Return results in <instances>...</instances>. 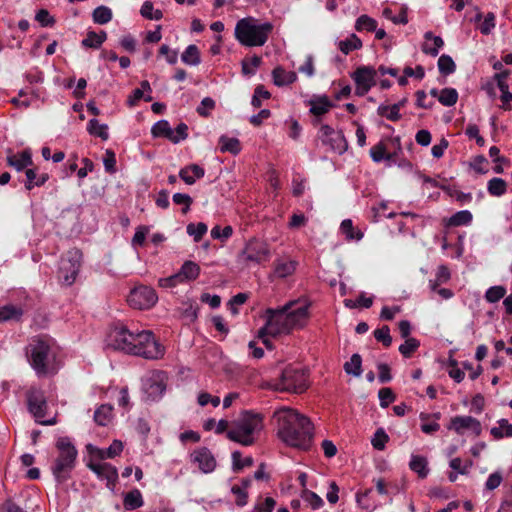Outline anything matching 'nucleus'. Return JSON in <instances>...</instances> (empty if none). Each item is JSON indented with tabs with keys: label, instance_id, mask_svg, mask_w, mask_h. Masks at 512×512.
Listing matches in <instances>:
<instances>
[{
	"label": "nucleus",
	"instance_id": "nucleus-53",
	"mask_svg": "<svg viewBox=\"0 0 512 512\" xmlns=\"http://www.w3.org/2000/svg\"><path fill=\"white\" fill-rule=\"evenodd\" d=\"M241 456L242 455L239 451H234L232 453V468L236 473L240 472L244 467H250L253 465V459L251 457H246L244 460H242Z\"/></svg>",
	"mask_w": 512,
	"mask_h": 512
},
{
	"label": "nucleus",
	"instance_id": "nucleus-58",
	"mask_svg": "<svg viewBox=\"0 0 512 512\" xmlns=\"http://www.w3.org/2000/svg\"><path fill=\"white\" fill-rule=\"evenodd\" d=\"M388 440H389V437L386 434V432L384 431V429L379 428L374 433L371 443H372V446L376 450H383L385 448V444L388 442Z\"/></svg>",
	"mask_w": 512,
	"mask_h": 512
},
{
	"label": "nucleus",
	"instance_id": "nucleus-2",
	"mask_svg": "<svg viewBox=\"0 0 512 512\" xmlns=\"http://www.w3.org/2000/svg\"><path fill=\"white\" fill-rule=\"evenodd\" d=\"M295 304L296 302L291 301L281 308H268L266 310V323L259 329L258 338L262 340L268 350L274 348L268 336L276 338L281 335H288L292 330L302 328L305 325L309 317V305L305 304L292 309Z\"/></svg>",
	"mask_w": 512,
	"mask_h": 512
},
{
	"label": "nucleus",
	"instance_id": "nucleus-47",
	"mask_svg": "<svg viewBox=\"0 0 512 512\" xmlns=\"http://www.w3.org/2000/svg\"><path fill=\"white\" fill-rule=\"evenodd\" d=\"M451 277L450 271L447 266L441 265L438 267L436 272V279L430 280V288L432 291H436V287L440 284L446 283Z\"/></svg>",
	"mask_w": 512,
	"mask_h": 512
},
{
	"label": "nucleus",
	"instance_id": "nucleus-36",
	"mask_svg": "<svg viewBox=\"0 0 512 512\" xmlns=\"http://www.w3.org/2000/svg\"><path fill=\"white\" fill-rule=\"evenodd\" d=\"M487 191L491 196L500 197L507 191V183L502 178L494 177L487 183Z\"/></svg>",
	"mask_w": 512,
	"mask_h": 512
},
{
	"label": "nucleus",
	"instance_id": "nucleus-34",
	"mask_svg": "<svg viewBox=\"0 0 512 512\" xmlns=\"http://www.w3.org/2000/svg\"><path fill=\"white\" fill-rule=\"evenodd\" d=\"M107 34L105 31H101L99 34L95 31H89L85 39L82 40V46L87 48L98 49L102 43L106 40Z\"/></svg>",
	"mask_w": 512,
	"mask_h": 512
},
{
	"label": "nucleus",
	"instance_id": "nucleus-35",
	"mask_svg": "<svg viewBox=\"0 0 512 512\" xmlns=\"http://www.w3.org/2000/svg\"><path fill=\"white\" fill-rule=\"evenodd\" d=\"M497 427H493L490 430L491 435L495 439H502L504 437H512V424L507 419H500Z\"/></svg>",
	"mask_w": 512,
	"mask_h": 512
},
{
	"label": "nucleus",
	"instance_id": "nucleus-64",
	"mask_svg": "<svg viewBox=\"0 0 512 512\" xmlns=\"http://www.w3.org/2000/svg\"><path fill=\"white\" fill-rule=\"evenodd\" d=\"M215 108V101L210 97H205L200 105L197 107V113L202 117H208L210 115V111Z\"/></svg>",
	"mask_w": 512,
	"mask_h": 512
},
{
	"label": "nucleus",
	"instance_id": "nucleus-33",
	"mask_svg": "<svg viewBox=\"0 0 512 512\" xmlns=\"http://www.w3.org/2000/svg\"><path fill=\"white\" fill-rule=\"evenodd\" d=\"M181 60L186 65L197 66L201 63L200 51L194 44L187 46L181 55Z\"/></svg>",
	"mask_w": 512,
	"mask_h": 512
},
{
	"label": "nucleus",
	"instance_id": "nucleus-50",
	"mask_svg": "<svg viewBox=\"0 0 512 512\" xmlns=\"http://www.w3.org/2000/svg\"><path fill=\"white\" fill-rule=\"evenodd\" d=\"M370 156L376 163H379L384 159L390 160L392 158V155L386 152V147L383 142H379L370 149Z\"/></svg>",
	"mask_w": 512,
	"mask_h": 512
},
{
	"label": "nucleus",
	"instance_id": "nucleus-11",
	"mask_svg": "<svg viewBox=\"0 0 512 512\" xmlns=\"http://www.w3.org/2000/svg\"><path fill=\"white\" fill-rule=\"evenodd\" d=\"M355 83V95L365 96L376 85L377 71L373 66L360 65L351 73Z\"/></svg>",
	"mask_w": 512,
	"mask_h": 512
},
{
	"label": "nucleus",
	"instance_id": "nucleus-31",
	"mask_svg": "<svg viewBox=\"0 0 512 512\" xmlns=\"http://www.w3.org/2000/svg\"><path fill=\"white\" fill-rule=\"evenodd\" d=\"M87 131L90 135L99 137L104 141L109 139L108 126L106 124H100L95 118L88 121Z\"/></svg>",
	"mask_w": 512,
	"mask_h": 512
},
{
	"label": "nucleus",
	"instance_id": "nucleus-8",
	"mask_svg": "<svg viewBox=\"0 0 512 512\" xmlns=\"http://www.w3.org/2000/svg\"><path fill=\"white\" fill-rule=\"evenodd\" d=\"M273 386L277 391L301 394L308 388V375L303 368L290 365L283 369Z\"/></svg>",
	"mask_w": 512,
	"mask_h": 512
},
{
	"label": "nucleus",
	"instance_id": "nucleus-44",
	"mask_svg": "<svg viewBox=\"0 0 512 512\" xmlns=\"http://www.w3.org/2000/svg\"><path fill=\"white\" fill-rule=\"evenodd\" d=\"M208 227L205 223L199 222L196 225L189 223L186 227V232L189 236H192L195 242L202 240L203 236L207 233Z\"/></svg>",
	"mask_w": 512,
	"mask_h": 512
},
{
	"label": "nucleus",
	"instance_id": "nucleus-52",
	"mask_svg": "<svg viewBox=\"0 0 512 512\" xmlns=\"http://www.w3.org/2000/svg\"><path fill=\"white\" fill-rule=\"evenodd\" d=\"M373 335L378 342H381L384 347L388 348L392 344V337L390 335V328L387 325L374 330Z\"/></svg>",
	"mask_w": 512,
	"mask_h": 512
},
{
	"label": "nucleus",
	"instance_id": "nucleus-62",
	"mask_svg": "<svg viewBox=\"0 0 512 512\" xmlns=\"http://www.w3.org/2000/svg\"><path fill=\"white\" fill-rule=\"evenodd\" d=\"M182 283L184 282L181 279V276L180 274H178V272L168 277L160 278L158 280V286L161 288H174Z\"/></svg>",
	"mask_w": 512,
	"mask_h": 512
},
{
	"label": "nucleus",
	"instance_id": "nucleus-4",
	"mask_svg": "<svg viewBox=\"0 0 512 512\" xmlns=\"http://www.w3.org/2000/svg\"><path fill=\"white\" fill-rule=\"evenodd\" d=\"M262 429V415L245 411L238 420L232 423L227 432V438L243 446H251Z\"/></svg>",
	"mask_w": 512,
	"mask_h": 512
},
{
	"label": "nucleus",
	"instance_id": "nucleus-61",
	"mask_svg": "<svg viewBox=\"0 0 512 512\" xmlns=\"http://www.w3.org/2000/svg\"><path fill=\"white\" fill-rule=\"evenodd\" d=\"M340 229L343 234L346 235L347 239H361L363 234L361 232H358L356 235L354 234V226L351 219H345L342 221L340 225Z\"/></svg>",
	"mask_w": 512,
	"mask_h": 512
},
{
	"label": "nucleus",
	"instance_id": "nucleus-5",
	"mask_svg": "<svg viewBox=\"0 0 512 512\" xmlns=\"http://www.w3.org/2000/svg\"><path fill=\"white\" fill-rule=\"evenodd\" d=\"M273 30V25L270 22L257 24L256 20L252 17L240 19L235 26V38L237 41L246 47L263 46L270 33Z\"/></svg>",
	"mask_w": 512,
	"mask_h": 512
},
{
	"label": "nucleus",
	"instance_id": "nucleus-60",
	"mask_svg": "<svg viewBox=\"0 0 512 512\" xmlns=\"http://www.w3.org/2000/svg\"><path fill=\"white\" fill-rule=\"evenodd\" d=\"M105 171L109 174L116 172V155L111 149H107L103 158Z\"/></svg>",
	"mask_w": 512,
	"mask_h": 512
},
{
	"label": "nucleus",
	"instance_id": "nucleus-22",
	"mask_svg": "<svg viewBox=\"0 0 512 512\" xmlns=\"http://www.w3.org/2000/svg\"><path fill=\"white\" fill-rule=\"evenodd\" d=\"M273 82L276 86H286L294 83L297 80V75L293 71H286L278 66L272 71Z\"/></svg>",
	"mask_w": 512,
	"mask_h": 512
},
{
	"label": "nucleus",
	"instance_id": "nucleus-27",
	"mask_svg": "<svg viewBox=\"0 0 512 512\" xmlns=\"http://www.w3.org/2000/svg\"><path fill=\"white\" fill-rule=\"evenodd\" d=\"M124 508L128 511L135 510L143 506V497L138 489H133L124 496Z\"/></svg>",
	"mask_w": 512,
	"mask_h": 512
},
{
	"label": "nucleus",
	"instance_id": "nucleus-16",
	"mask_svg": "<svg viewBox=\"0 0 512 512\" xmlns=\"http://www.w3.org/2000/svg\"><path fill=\"white\" fill-rule=\"evenodd\" d=\"M90 470H92L99 479L106 480V486L110 490H114L116 482L118 480L117 468L109 463H90L88 464Z\"/></svg>",
	"mask_w": 512,
	"mask_h": 512
},
{
	"label": "nucleus",
	"instance_id": "nucleus-32",
	"mask_svg": "<svg viewBox=\"0 0 512 512\" xmlns=\"http://www.w3.org/2000/svg\"><path fill=\"white\" fill-rule=\"evenodd\" d=\"M427 460L423 456L412 455L409 467L412 471L418 474L421 479H424L428 475Z\"/></svg>",
	"mask_w": 512,
	"mask_h": 512
},
{
	"label": "nucleus",
	"instance_id": "nucleus-49",
	"mask_svg": "<svg viewBox=\"0 0 512 512\" xmlns=\"http://www.w3.org/2000/svg\"><path fill=\"white\" fill-rule=\"evenodd\" d=\"M301 498L315 510L321 508L324 505L322 498L315 492L308 489H303Z\"/></svg>",
	"mask_w": 512,
	"mask_h": 512
},
{
	"label": "nucleus",
	"instance_id": "nucleus-55",
	"mask_svg": "<svg viewBox=\"0 0 512 512\" xmlns=\"http://www.w3.org/2000/svg\"><path fill=\"white\" fill-rule=\"evenodd\" d=\"M233 234V228L230 225L221 228L219 225L214 226L211 229V237L213 239H219L222 242L228 240Z\"/></svg>",
	"mask_w": 512,
	"mask_h": 512
},
{
	"label": "nucleus",
	"instance_id": "nucleus-56",
	"mask_svg": "<svg viewBox=\"0 0 512 512\" xmlns=\"http://www.w3.org/2000/svg\"><path fill=\"white\" fill-rule=\"evenodd\" d=\"M378 398L380 401V406L382 408H387L392 402L395 401L396 395L391 388L384 387L379 390Z\"/></svg>",
	"mask_w": 512,
	"mask_h": 512
},
{
	"label": "nucleus",
	"instance_id": "nucleus-12",
	"mask_svg": "<svg viewBox=\"0 0 512 512\" xmlns=\"http://www.w3.org/2000/svg\"><path fill=\"white\" fill-rule=\"evenodd\" d=\"M127 301L135 309L146 310L157 303L158 296L152 287L139 285L130 291Z\"/></svg>",
	"mask_w": 512,
	"mask_h": 512
},
{
	"label": "nucleus",
	"instance_id": "nucleus-19",
	"mask_svg": "<svg viewBox=\"0 0 512 512\" xmlns=\"http://www.w3.org/2000/svg\"><path fill=\"white\" fill-rule=\"evenodd\" d=\"M310 113L316 117L326 114L335 105L326 95L318 96L309 101Z\"/></svg>",
	"mask_w": 512,
	"mask_h": 512
},
{
	"label": "nucleus",
	"instance_id": "nucleus-14",
	"mask_svg": "<svg viewBox=\"0 0 512 512\" xmlns=\"http://www.w3.org/2000/svg\"><path fill=\"white\" fill-rule=\"evenodd\" d=\"M167 375L163 371H154L143 382V390L147 396L156 400L160 398L166 390Z\"/></svg>",
	"mask_w": 512,
	"mask_h": 512
},
{
	"label": "nucleus",
	"instance_id": "nucleus-63",
	"mask_svg": "<svg viewBox=\"0 0 512 512\" xmlns=\"http://www.w3.org/2000/svg\"><path fill=\"white\" fill-rule=\"evenodd\" d=\"M496 18L494 13L489 12L484 18V21L480 24L479 30L483 35H489L492 29L495 28Z\"/></svg>",
	"mask_w": 512,
	"mask_h": 512
},
{
	"label": "nucleus",
	"instance_id": "nucleus-51",
	"mask_svg": "<svg viewBox=\"0 0 512 512\" xmlns=\"http://www.w3.org/2000/svg\"><path fill=\"white\" fill-rule=\"evenodd\" d=\"M123 451V444L119 440H114L106 450H100L99 456L102 459H113Z\"/></svg>",
	"mask_w": 512,
	"mask_h": 512
},
{
	"label": "nucleus",
	"instance_id": "nucleus-43",
	"mask_svg": "<svg viewBox=\"0 0 512 512\" xmlns=\"http://www.w3.org/2000/svg\"><path fill=\"white\" fill-rule=\"evenodd\" d=\"M112 407L109 405H101L94 413V421L100 426H106L111 418Z\"/></svg>",
	"mask_w": 512,
	"mask_h": 512
},
{
	"label": "nucleus",
	"instance_id": "nucleus-18",
	"mask_svg": "<svg viewBox=\"0 0 512 512\" xmlns=\"http://www.w3.org/2000/svg\"><path fill=\"white\" fill-rule=\"evenodd\" d=\"M205 175V170L198 164H190L179 171V177L188 185L195 183L196 179H201Z\"/></svg>",
	"mask_w": 512,
	"mask_h": 512
},
{
	"label": "nucleus",
	"instance_id": "nucleus-59",
	"mask_svg": "<svg viewBox=\"0 0 512 512\" xmlns=\"http://www.w3.org/2000/svg\"><path fill=\"white\" fill-rule=\"evenodd\" d=\"M173 202L176 205H182V213L187 214L190 210V206L193 203V199L188 195L184 193H175L172 197Z\"/></svg>",
	"mask_w": 512,
	"mask_h": 512
},
{
	"label": "nucleus",
	"instance_id": "nucleus-9",
	"mask_svg": "<svg viewBox=\"0 0 512 512\" xmlns=\"http://www.w3.org/2000/svg\"><path fill=\"white\" fill-rule=\"evenodd\" d=\"M28 411L34 416L36 422L41 425L51 426L57 423L56 417L43 420L48 408L44 391L36 386H31L25 393Z\"/></svg>",
	"mask_w": 512,
	"mask_h": 512
},
{
	"label": "nucleus",
	"instance_id": "nucleus-10",
	"mask_svg": "<svg viewBox=\"0 0 512 512\" xmlns=\"http://www.w3.org/2000/svg\"><path fill=\"white\" fill-rule=\"evenodd\" d=\"M82 252L79 249L68 250L60 260L58 277L59 280L67 285H72L79 273L81 267Z\"/></svg>",
	"mask_w": 512,
	"mask_h": 512
},
{
	"label": "nucleus",
	"instance_id": "nucleus-13",
	"mask_svg": "<svg viewBox=\"0 0 512 512\" xmlns=\"http://www.w3.org/2000/svg\"><path fill=\"white\" fill-rule=\"evenodd\" d=\"M241 255L246 261L261 264L269 260L270 250L265 242L251 239L246 243Z\"/></svg>",
	"mask_w": 512,
	"mask_h": 512
},
{
	"label": "nucleus",
	"instance_id": "nucleus-21",
	"mask_svg": "<svg viewBox=\"0 0 512 512\" xmlns=\"http://www.w3.org/2000/svg\"><path fill=\"white\" fill-rule=\"evenodd\" d=\"M473 215L468 210H461L453 214L450 218H444L445 227L467 226L472 222Z\"/></svg>",
	"mask_w": 512,
	"mask_h": 512
},
{
	"label": "nucleus",
	"instance_id": "nucleus-24",
	"mask_svg": "<svg viewBox=\"0 0 512 512\" xmlns=\"http://www.w3.org/2000/svg\"><path fill=\"white\" fill-rule=\"evenodd\" d=\"M297 267V262L293 260H276L274 263V274L279 278H286L292 275Z\"/></svg>",
	"mask_w": 512,
	"mask_h": 512
},
{
	"label": "nucleus",
	"instance_id": "nucleus-57",
	"mask_svg": "<svg viewBox=\"0 0 512 512\" xmlns=\"http://www.w3.org/2000/svg\"><path fill=\"white\" fill-rule=\"evenodd\" d=\"M270 97V92L263 85H258L254 90L251 104L255 108H260L262 105L261 99H269Z\"/></svg>",
	"mask_w": 512,
	"mask_h": 512
},
{
	"label": "nucleus",
	"instance_id": "nucleus-38",
	"mask_svg": "<svg viewBox=\"0 0 512 512\" xmlns=\"http://www.w3.org/2000/svg\"><path fill=\"white\" fill-rule=\"evenodd\" d=\"M361 47L362 41L355 34H352L350 37L346 38L345 40H341L338 43V48L345 55L354 50L360 49Z\"/></svg>",
	"mask_w": 512,
	"mask_h": 512
},
{
	"label": "nucleus",
	"instance_id": "nucleus-7",
	"mask_svg": "<svg viewBox=\"0 0 512 512\" xmlns=\"http://www.w3.org/2000/svg\"><path fill=\"white\" fill-rule=\"evenodd\" d=\"M28 359L38 375H45L49 371V365L55 358L50 339L39 337L33 339L27 351Z\"/></svg>",
	"mask_w": 512,
	"mask_h": 512
},
{
	"label": "nucleus",
	"instance_id": "nucleus-28",
	"mask_svg": "<svg viewBox=\"0 0 512 512\" xmlns=\"http://www.w3.org/2000/svg\"><path fill=\"white\" fill-rule=\"evenodd\" d=\"M220 151L222 153L229 152L233 155H237L241 151V143L237 138H229L225 135H222L219 138Z\"/></svg>",
	"mask_w": 512,
	"mask_h": 512
},
{
	"label": "nucleus",
	"instance_id": "nucleus-30",
	"mask_svg": "<svg viewBox=\"0 0 512 512\" xmlns=\"http://www.w3.org/2000/svg\"><path fill=\"white\" fill-rule=\"evenodd\" d=\"M425 40H432L433 47L424 44L422 50L425 54L430 55L432 57H436L439 53V49L444 46V41L440 36H435L431 31H428L424 34Z\"/></svg>",
	"mask_w": 512,
	"mask_h": 512
},
{
	"label": "nucleus",
	"instance_id": "nucleus-42",
	"mask_svg": "<svg viewBox=\"0 0 512 512\" xmlns=\"http://www.w3.org/2000/svg\"><path fill=\"white\" fill-rule=\"evenodd\" d=\"M438 101L447 107L453 106L458 101V92L455 88H444L440 91Z\"/></svg>",
	"mask_w": 512,
	"mask_h": 512
},
{
	"label": "nucleus",
	"instance_id": "nucleus-45",
	"mask_svg": "<svg viewBox=\"0 0 512 512\" xmlns=\"http://www.w3.org/2000/svg\"><path fill=\"white\" fill-rule=\"evenodd\" d=\"M262 63V58L260 56L254 55L251 58H246L242 61V73L245 76L254 75L256 72V68H258Z\"/></svg>",
	"mask_w": 512,
	"mask_h": 512
},
{
	"label": "nucleus",
	"instance_id": "nucleus-17",
	"mask_svg": "<svg viewBox=\"0 0 512 512\" xmlns=\"http://www.w3.org/2000/svg\"><path fill=\"white\" fill-rule=\"evenodd\" d=\"M449 429L455 430L458 434H463L464 430L469 429L476 435H480L482 430L479 420L471 416H455L451 419Z\"/></svg>",
	"mask_w": 512,
	"mask_h": 512
},
{
	"label": "nucleus",
	"instance_id": "nucleus-3",
	"mask_svg": "<svg viewBox=\"0 0 512 512\" xmlns=\"http://www.w3.org/2000/svg\"><path fill=\"white\" fill-rule=\"evenodd\" d=\"M279 438L287 445L309 450L313 441V424L296 410L283 408L274 413Z\"/></svg>",
	"mask_w": 512,
	"mask_h": 512
},
{
	"label": "nucleus",
	"instance_id": "nucleus-20",
	"mask_svg": "<svg viewBox=\"0 0 512 512\" xmlns=\"http://www.w3.org/2000/svg\"><path fill=\"white\" fill-rule=\"evenodd\" d=\"M23 314L24 310L21 306L6 304L0 307V323L8 321L20 322Z\"/></svg>",
	"mask_w": 512,
	"mask_h": 512
},
{
	"label": "nucleus",
	"instance_id": "nucleus-48",
	"mask_svg": "<svg viewBox=\"0 0 512 512\" xmlns=\"http://www.w3.org/2000/svg\"><path fill=\"white\" fill-rule=\"evenodd\" d=\"M377 28V21L367 15H361L357 20L355 24V29L357 31H368L373 32Z\"/></svg>",
	"mask_w": 512,
	"mask_h": 512
},
{
	"label": "nucleus",
	"instance_id": "nucleus-26",
	"mask_svg": "<svg viewBox=\"0 0 512 512\" xmlns=\"http://www.w3.org/2000/svg\"><path fill=\"white\" fill-rule=\"evenodd\" d=\"M8 165L14 167L17 171H21L32 165V157L28 151H23L19 156L11 155L7 158Z\"/></svg>",
	"mask_w": 512,
	"mask_h": 512
},
{
	"label": "nucleus",
	"instance_id": "nucleus-6",
	"mask_svg": "<svg viewBox=\"0 0 512 512\" xmlns=\"http://www.w3.org/2000/svg\"><path fill=\"white\" fill-rule=\"evenodd\" d=\"M58 456L51 466L52 474L58 484L65 483L71 478L76 466L78 451L68 437H60L55 444Z\"/></svg>",
	"mask_w": 512,
	"mask_h": 512
},
{
	"label": "nucleus",
	"instance_id": "nucleus-1",
	"mask_svg": "<svg viewBox=\"0 0 512 512\" xmlns=\"http://www.w3.org/2000/svg\"><path fill=\"white\" fill-rule=\"evenodd\" d=\"M107 344L115 350L145 359H159L164 355V348L152 331L130 330L123 324H116L110 329Z\"/></svg>",
	"mask_w": 512,
	"mask_h": 512
},
{
	"label": "nucleus",
	"instance_id": "nucleus-54",
	"mask_svg": "<svg viewBox=\"0 0 512 512\" xmlns=\"http://www.w3.org/2000/svg\"><path fill=\"white\" fill-rule=\"evenodd\" d=\"M506 294L504 286H492L485 293V299L490 303L498 302Z\"/></svg>",
	"mask_w": 512,
	"mask_h": 512
},
{
	"label": "nucleus",
	"instance_id": "nucleus-46",
	"mask_svg": "<svg viewBox=\"0 0 512 512\" xmlns=\"http://www.w3.org/2000/svg\"><path fill=\"white\" fill-rule=\"evenodd\" d=\"M419 346V340L416 338H407L405 342L399 346V352L404 358H411Z\"/></svg>",
	"mask_w": 512,
	"mask_h": 512
},
{
	"label": "nucleus",
	"instance_id": "nucleus-41",
	"mask_svg": "<svg viewBox=\"0 0 512 512\" xmlns=\"http://www.w3.org/2000/svg\"><path fill=\"white\" fill-rule=\"evenodd\" d=\"M438 69L442 75L447 76L455 72L456 64L451 56L442 54L438 59Z\"/></svg>",
	"mask_w": 512,
	"mask_h": 512
},
{
	"label": "nucleus",
	"instance_id": "nucleus-15",
	"mask_svg": "<svg viewBox=\"0 0 512 512\" xmlns=\"http://www.w3.org/2000/svg\"><path fill=\"white\" fill-rule=\"evenodd\" d=\"M191 461L198 464L199 469L205 473H211L216 468V459L207 447H199L191 453Z\"/></svg>",
	"mask_w": 512,
	"mask_h": 512
},
{
	"label": "nucleus",
	"instance_id": "nucleus-23",
	"mask_svg": "<svg viewBox=\"0 0 512 512\" xmlns=\"http://www.w3.org/2000/svg\"><path fill=\"white\" fill-rule=\"evenodd\" d=\"M322 144L329 146L334 152L338 154H343L348 148V143L341 131H337L336 134L324 140Z\"/></svg>",
	"mask_w": 512,
	"mask_h": 512
},
{
	"label": "nucleus",
	"instance_id": "nucleus-39",
	"mask_svg": "<svg viewBox=\"0 0 512 512\" xmlns=\"http://www.w3.org/2000/svg\"><path fill=\"white\" fill-rule=\"evenodd\" d=\"M344 370L347 374L359 377L362 374V358L355 353L351 356L350 361L344 364Z\"/></svg>",
	"mask_w": 512,
	"mask_h": 512
},
{
	"label": "nucleus",
	"instance_id": "nucleus-25",
	"mask_svg": "<svg viewBox=\"0 0 512 512\" xmlns=\"http://www.w3.org/2000/svg\"><path fill=\"white\" fill-rule=\"evenodd\" d=\"M183 282L192 281L198 278L200 267L193 261H185L178 271Z\"/></svg>",
	"mask_w": 512,
	"mask_h": 512
},
{
	"label": "nucleus",
	"instance_id": "nucleus-37",
	"mask_svg": "<svg viewBox=\"0 0 512 512\" xmlns=\"http://www.w3.org/2000/svg\"><path fill=\"white\" fill-rule=\"evenodd\" d=\"M112 10L104 5L98 6L92 13L93 22L104 25L112 20Z\"/></svg>",
	"mask_w": 512,
	"mask_h": 512
},
{
	"label": "nucleus",
	"instance_id": "nucleus-29",
	"mask_svg": "<svg viewBox=\"0 0 512 512\" xmlns=\"http://www.w3.org/2000/svg\"><path fill=\"white\" fill-rule=\"evenodd\" d=\"M26 182L25 188L27 190H32L34 187H40L46 183L48 180V174L43 173L41 175H37L35 169H26Z\"/></svg>",
	"mask_w": 512,
	"mask_h": 512
},
{
	"label": "nucleus",
	"instance_id": "nucleus-40",
	"mask_svg": "<svg viewBox=\"0 0 512 512\" xmlns=\"http://www.w3.org/2000/svg\"><path fill=\"white\" fill-rule=\"evenodd\" d=\"M172 128L167 120H160L156 122L151 128L153 137H164L170 140L172 138Z\"/></svg>",
	"mask_w": 512,
	"mask_h": 512
}]
</instances>
